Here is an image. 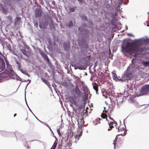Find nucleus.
Returning <instances> with one entry per match:
<instances>
[{
    "label": "nucleus",
    "mask_w": 149,
    "mask_h": 149,
    "mask_svg": "<svg viewBox=\"0 0 149 149\" xmlns=\"http://www.w3.org/2000/svg\"><path fill=\"white\" fill-rule=\"evenodd\" d=\"M137 45L134 46L131 43L124 41L122 46V52L131 55L137 56L138 55L144 54L149 50V39L142 38L137 39L136 42Z\"/></svg>",
    "instance_id": "obj_1"
},
{
    "label": "nucleus",
    "mask_w": 149,
    "mask_h": 149,
    "mask_svg": "<svg viewBox=\"0 0 149 149\" xmlns=\"http://www.w3.org/2000/svg\"><path fill=\"white\" fill-rule=\"evenodd\" d=\"M133 65H130L127 68V70L125 71V73L123 75L121 78L119 76L117 77L115 71H113L112 72V74L113 79L116 81H123L125 80L130 79L132 74L131 69L133 70Z\"/></svg>",
    "instance_id": "obj_2"
},
{
    "label": "nucleus",
    "mask_w": 149,
    "mask_h": 149,
    "mask_svg": "<svg viewBox=\"0 0 149 149\" xmlns=\"http://www.w3.org/2000/svg\"><path fill=\"white\" fill-rule=\"evenodd\" d=\"M140 95H146L149 93V84H144L140 89Z\"/></svg>",
    "instance_id": "obj_3"
},
{
    "label": "nucleus",
    "mask_w": 149,
    "mask_h": 149,
    "mask_svg": "<svg viewBox=\"0 0 149 149\" xmlns=\"http://www.w3.org/2000/svg\"><path fill=\"white\" fill-rule=\"evenodd\" d=\"M6 65L7 68L8 70L9 69V64L8 61H6ZM0 77L3 78V79L8 80L9 79V71L8 70H5L0 74Z\"/></svg>",
    "instance_id": "obj_4"
},
{
    "label": "nucleus",
    "mask_w": 149,
    "mask_h": 149,
    "mask_svg": "<svg viewBox=\"0 0 149 149\" xmlns=\"http://www.w3.org/2000/svg\"><path fill=\"white\" fill-rule=\"evenodd\" d=\"M118 132H122L123 131V132H122L120 134H119L117 135H116L115 139L114 140V143H113V144H114V145H115V143H116V141H117V139L119 138L118 137L120 136H125L126 133H127V131L125 129L122 127V125H120L118 127Z\"/></svg>",
    "instance_id": "obj_5"
},
{
    "label": "nucleus",
    "mask_w": 149,
    "mask_h": 149,
    "mask_svg": "<svg viewBox=\"0 0 149 149\" xmlns=\"http://www.w3.org/2000/svg\"><path fill=\"white\" fill-rule=\"evenodd\" d=\"M78 30L80 32V34L87 35L89 33V30L87 28L86 24L85 23L83 24L78 28Z\"/></svg>",
    "instance_id": "obj_6"
},
{
    "label": "nucleus",
    "mask_w": 149,
    "mask_h": 149,
    "mask_svg": "<svg viewBox=\"0 0 149 149\" xmlns=\"http://www.w3.org/2000/svg\"><path fill=\"white\" fill-rule=\"evenodd\" d=\"M106 120L108 122L109 126H107L105 127V128L108 130V131H110L114 127V126H116L117 125V122L115 121L114 119H112V120L110 122H109L107 118H106Z\"/></svg>",
    "instance_id": "obj_7"
},
{
    "label": "nucleus",
    "mask_w": 149,
    "mask_h": 149,
    "mask_svg": "<svg viewBox=\"0 0 149 149\" xmlns=\"http://www.w3.org/2000/svg\"><path fill=\"white\" fill-rule=\"evenodd\" d=\"M39 50L40 53V54L44 58V59L48 63H50V60L47 55L44 53L40 49H39Z\"/></svg>",
    "instance_id": "obj_8"
},
{
    "label": "nucleus",
    "mask_w": 149,
    "mask_h": 149,
    "mask_svg": "<svg viewBox=\"0 0 149 149\" xmlns=\"http://www.w3.org/2000/svg\"><path fill=\"white\" fill-rule=\"evenodd\" d=\"M74 92L75 94L78 96L80 95L81 92L77 85H76V86L75 87Z\"/></svg>",
    "instance_id": "obj_9"
},
{
    "label": "nucleus",
    "mask_w": 149,
    "mask_h": 149,
    "mask_svg": "<svg viewBox=\"0 0 149 149\" xmlns=\"http://www.w3.org/2000/svg\"><path fill=\"white\" fill-rule=\"evenodd\" d=\"M63 46L65 51H68L70 48V43L69 42H65L63 45Z\"/></svg>",
    "instance_id": "obj_10"
},
{
    "label": "nucleus",
    "mask_w": 149,
    "mask_h": 149,
    "mask_svg": "<svg viewBox=\"0 0 149 149\" xmlns=\"http://www.w3.org/2000/svg\"><path fill=\"white\" fill-rule=\"evenodd\" d=\"M41 11L39 9H37L36 11V17H39L41 16Z\"/></svg>",
    "instance_id": "obj_11"
},
{
    "label": "nucleus",
    "mask_w": 149,
    "mask_h": 149,
    "mask_svg": "<svg viewBox=\"0 0 149 149\" xmlns=\"http://www.w3.org/2000/svg\"><path fill=\"white\" fill-rule=\"evenodd\" d=\"M78 123L79 124L80 126H83L84 125V119L83 118L78 119L77 120Z\"/></svg>",
    "instance_id": "obj_12"
},
{
    "label": "nucleus",
    "mask_w": 149,
    "mask_h": 149,
    "mask_svg": "<svg viewBox=\"0 0 149 149\" xmlns=\"http://www.w3.org/2000/svg\"><path fill=\"white\" fill-rule=\"evenodd\" d=\"M21 51L22 52L23 54L27 57L28 56V55L29 54V52L28 50H26L25 49H21Z\"/></svg>",
    "instance_id": "obj_13"
},
{
    "label": "nucleus",
    "mask_w": 149,
    "mask_h": 149,
    "mask_svg": "<svg viewBox=\"0 0 149 149\" xmlns=\"http://www.w3.org/2000/svg\"><path fill=\"white\" fill-rule=\"evenodd\" d=\"M10 72H12V70L10 69V79H14L17 78V75L15 73H14V74H12Z\"/></svg>",
    "instance_id": "obj_14"
},
{
    "label": "nucleus",
    "mask_w": 149,
    "mask_h": 149,
    "mask_svg": "<svg viewBox=\"0 0 149 149\" xmlns=\"http://www.w3.org/2000/svg\"><path fill=\"white\" fill-rule=\"evenodd\" d=\"M15 25H19L20 23V22L21 20L20 18L18 17H17L15 19Z\"/></svg>",
    "instance_id": "obj_15"
},
{
    "label": "nucleus",
    "mask_w": 149,
    "mask_h": 149,
    "mask_svg": "<svg viewBox=\"0 0 149 149\" xmlns=\"http://www.w3.org/2000/svg\"><path fill=\"white\" fill-rule=\"evenodd\" d=\"M112 85H113V84H107V87H106V89L107 90H109V92H111V91L112 89Z\"/></svg>",
    "instance_id": "obj_16"
},
{
    "label": "nucleus",
    "mask_w": 149,
    "mask_h": 149,
    "mask_svg": "<svg viewBox=\"0 0 149 149\" xmlns=\"http://www.w3.org/2000/svg\"><path fill=\"white\" fill-rule=\"evenodd\" d=\"M74 24L73 21L72 20H70L69 21L68 23H67L66 25V26H68L70 28L72 27L73 26Z\"/></svg>",
    "instance_id": "obj_17"
},
{
    "label": "nucleus",
    "mask_w": 149,
    "mask_h": 149,
    "mask_svg": "<svg viewBox=\"0 0 149 149\" xmlns=\"http://www.w3.org/2000/svg\"><path fill=\"white\" fill-rule=\"evenodd\" d=\"M134 84H127V89L128 91L130 90H132L134 87Z\"/></svg>",
    "instance_id": "obj_18"
},
{
    "label": "nucleus",
    "mask_w": 149,
    "mask_h": 149,
    "mask_svg": "<svg viewBox=\"0 0 149 149\" xmlns=\"http://www.w3.org/2000/svg\"><path fill=\"white\" fill-rule=\"evenodd\" d=\"M100 118H97L95 119L93 122V124L96 125L98 123H100Z\"/></svg>",
    "instance_id": "obj_19"
},
{
    "label": "nucleus",
    "mask_w": 149,
    "mask_h": 149,
    "mask_svg": "<svg viewBox=\"0 0 149 149\" xmlns=\"http://www.w3.org/2000/svg\"><path fill=\"white\" fill-rule=\"evenodd\" d=\"M93 89L96 91V93L97 94L98 91V86L97 85V84H93Z\"/></svg>",
    "instance_id": "obj_20"
},
{
    "label": "nucleus",
    "mask_w": 149,
    "mask_h": 149,
    "mask_svg": "<svg viewBox=\"0 0 149 149\" xmlns=\"http://www.w3.org/2000/svg\"><path fill=\"white\" fill-rule=\"evenodd\" d=\"M82 87L83 88V91L86 93H88V89L86 86L84 85L83 84Z\"/></svg>",
    "instance_id": "obj_21"
},
{
    "label": "nucleus",
    "mask_w": 149,
    "mask_h": 149,
    "mask_svg": "<svg viewBox=\"0 0 149 149\" xmlns=\"http://www.w3.org/2000/svg\"><path fill=\"white\" fill-rule=\"evenodd\" d=\"M57 141H55L51 149H55L57 146Z\"/></svg>",
    "instance_id": "obj_22"
},
{
    "label": "nucleus",
    "mask_w": 149,
    "mask_h": 149,
    "mask_svg": "<svg viewBox=\"0 0 149 149\" xmlns=\"http://www.w3.org/2000/svg\"><path fill=\"white\" fill-rule=\"evenodd\" d=\"M76 8V7H73L72 8H69V11H68L69 13H70L71 12H74Z\"/></svg>",
    "instance_id": "obj_23"
},
{
    "label": "nucleus",
    "mask_w": 149,
    "mask_h": 149,
    "mask_svg": "<svg viewBox=\"0 0 149 149\" xmlns=\"http://www.w3.org/2000/svg\"><path fill=\"white\" fill-rule=\"evenodd\" d=\"M69 99L70 102H72V103H74L75 102V101H74V99L73 97H70Z\"/></svg>",
    "instance_id": "obj_24"
},
{
    "label": "nucleus",
    "mask_w": 149,
    "mask_h": 149,
    "mask_svg": "<svg viewBox=\"0 0 149 149\" xmlns=\"http://www.w3.org/2000/svg\"><path fill=\"white\" fill-rule=\"evenodd\" d=\"M73 136V133L71 132H69L68 134V138H72Z\"/></svg>",
    "instance_id": "obj_25"
},
{
    "label": "nucleus",
    "mask_w": 149,
    "mask_h": 149,
    "mask_svg": "<svg viewBox=\"0 0 149 149\" xmlns=\"http://www.w3.org/2000/svg\"><path fill=\"white\" fill-rule=\"evenodd\" d=\"M101 118L103 119H105L107 117V116L106 114L102 113L101 115Z\"/></svg>",
    "instance_id": "obj_26"
},
{
    "label": "nucleus",
    "mask_w": 149,
    "mask_h": 149,
    "mask_svg": "<svg viewBox=\"0 0 149 149\" xmlns=\"http://www.w3.org/2000/svg\"><path fill=\"white\" fill-rule=\"evenodd\" d=\"M142 63L145 65L146 66L149 64V61H143Z\"/></svg>",
    "instance_id": "obj_27"
},
{
    "label": "nucleus",
    "mask_w": 149,
    "mask_h": 149,
    "mask_svg": "<svg viewBox=\"0 0 149 149\" xmlns=\"http://www.w3.org/2000/svg\"><path fill=\"white\" fill-rule=\"evenodd\" d=\"M2 10L4 13H6L7 12V9L4 8L3 7H2Z\"/></svg>",
    "instance_id": "obj_28"
},
{
    "label": "nucleus",
    "mask_w": 149,
    "mask_h": 149,
    "mask_svg": "<svg viewBox=\"0 0 149 149\" xmlns=\"http://www.w3.org/2000/svg\"><path fill=\"white\" fill-rule=\"evenodd\" d=\"M82 19L83 20H84V21H86L87 20V18L84 15H83L81 17Z\"/></svg>",
    "instance_id": "obj_29"
},
{
    "label": "nucleus",
    "mask_w": 149,
    "mask_h": 149,
    "mask_svg": "<svg viewBox=\"0 0 149 149\" xmlns=\"http://www.w3.org/2000/svg\"><path fill=\"white\" fill-rule=\"evenodd\" d=\"M57 132L59 136H62L61 133V132L60 130V129H57Z\"/></svg>",
    "instance_id": "obj_30"
},
{
    "label": "nucleus",
    "mask_w": 149,
    "mask_h": 149,
    "mask_svg": "<svg viewBox=\"0 0 149 149\" xmlns=\"http://www.w3.org/2000/svg\"><path fill=\"white\" fill-rule=\"evenodd\" d=\"M78 1L80 5H81L83 2V0H78Z\"/></svg>",
    "instance_id": "obj_31"
},
{
    "label": "nucleus",
    "mask_w": 149,
    "mask_h": 149,
    "mask_svg": "<svg viewBox=\"0 0 149 149\" xmlns=\"http://www.w3.org/2000/svg\"><path fill=\"white\" fill-rule=\"evenodd\" d=\"M22 73L24 74H25L27 75H28V76L29 77V75L28 74V73H27L26 72V71H24V70H23V71L22 72Z\"/></svg>",
    "instance_id": "obj_32"
},
{
    "label": "nucleus",
    "mask_w": 149,
    "mask_h": 149,
    "mask_svg": "<svg viewBox=\"0 0 149 149\" xmlns=\"http://www.w3.org/2000/svg\"><path fill=\"white\" fill-rule=\"evenodd\" d=\"M89 24L90 25L88 27H91L92 25L93 24L91 22H89Z\"/></svg>",
    "instance_id": "obj_33"
},
{
    "label": "nucleus",
    "mask_w": 149,
    "mask_h": 149,
    "mask_svg": "<svg viewBox=\"0 0 149 149\" xmlns=\"http://www.w3.org/2000/svg\"><path fill=\"white\" fill-rule=\"evenodd\" d=\"M34 25L36 27H37L38 26V24L37 22H36V23L35 22V21H34Z\"/></svg>",
    "instance_id": "obj_34"
},
{
    "label": "nucleus",
    "mask_w": 149,
    "mask_h": 149,
    "mask_svg": "<svg viewBox=\"0 0 149 149\" xmlns=\"http://www.w3.org/2000/svg\"><path fill=\"white\" fill-rule=\"evenodd\" d=\"M43 80L45 84H47V81L46 79H44Z\"/></svg>",
    "instance_id": "obj_35"
},
{
    "label": "nucleus",
    "mask_w": 149,
    "mask_h": 149,
    "mask_svg": "<svg viewBox=\"0 0 149 149\" xmlns=\"http://www.w3.org/2000/svg\"><path fill=\"white\" fill-rule=\"evenodd\" d=\"M0 42L2 44V45L3 46V44H4V42L2 40H0Z\"/></svg>",
    "instance_id": "obj_36"
},
{
    "label": "nucleus",
    "mask_w": 149,
    "mask_h": 149,
    "mask_svg": "<svg viewBox=\"0 0 149 149\" xmlns=\"http://www.w3.org/2000/svg\"><path fill=\"white\" fill-rule=\"evenodd\" d=\"M119 0V4H122L123 2V0Z\"/></svg>",
    "instance_id": "obj_37"
},
{
    "label": "nucleus",
    "mask_w": 149,
    "mask_h": 149,
    "mask_svg": "<svg viewBox=\"0 0 149 149\" xmlns=\"http://www.w3.org/2000/svg\"><path fill=\"white\" fill-rule=\"evenodd\" d=\"M16 61V63H17V65H19V64H21L17 60L16 61Z\"/></svg>",
    "instance_id": "obj_38"
},
{
    "label": "nucleus",
    "mask_w": 149,
    "mask_h": 149,
    "mask_svg": "<svg viewBox=\"0 0 149 149\" xmlns=\"http://www.w3.org/2000/svg\"><path fill=\"white\" fill-rule=\"evenodd\" d=\"M17 67L19 69H20L21 67V64H20L19 65H18Z\"/></svg>",
    "instance_id": "obj_39"
},
{
    "label": "nucleus",
    "mask_w": 149,
    "mask_h": 149,
    "mask_svg": "<svg viewBox=\"0 0 149 149\" xmlns=\"http://www.w3.org/2000/svg\"><path fill=\"white\" fill-rule=\"evenodd\" d=\"M127 35L130 36H134L131 33H128Z\"/></svg>",
    "instance_id": "obj_40"
},
{
    "label": "nucleus",
    "mask_w": 149,
    "mask_h": 149,
    "mask_svg": "<svg viewBox=\"0 0 149 149\" xmlns=\"http://www.w3.org/2000/svg\"><path fill=\"white\" fill-rule=\"evenodd\" d=\"M108 117L109 118L111 119V120H112V119H113L112 118H111L110 115H109L108 116Z\"/></svg>",
    "instance_id": "obj_41"
},
{
    "label": "nucleus",
    "mask_w": 149,
    "mask_h": 149,
    "mask_svg": "<svg viewBox=\"0 0 149 149\" xmlns=\"http://www.w3.org/2000/svg\"><path fill=\"white\" fill-rule=\"evenodd\" d=\"M78 68L79 69V70H82L83 69V68H81V67H78Z\"/></svg>",
    "instance_id": "obj_42"
},
{
    "label": "nucleus",
    "mask_w": 149,
    "mask_h": 149,
    "mask_svg": "<svg viewBox=\"0 0 149 149\" xmlns=\"http://www.w3.org/2000/svg\"><path fill=\"white\" fill-rule=\"evenodd\" d=\"M104 97L106 98H107L108 97V96L107 95H104Z\"/></svg>",
    "instance_id": "obj_43"
},
{
    "label": "nucleus",
    "mask_w": 149,
    "mask_h": 149,
    "mask_svg": "<svg viewBox=\"0 0 149 149\" xmlns=\"http://www.w3.org/2000/svg\"><path fill=\"white\" fill-rule=\"evenodd\" d=\"M17 80H19V79H20V78L17 76V78L16 79Z\"/></svg>",
    "instance_id": "obj_44"
},
{
    "label": "nucleus",
    "mask_w": 149,
    "mask_h": 149,
    "mask_svg": "<svg viewBox=\"0 0 149 149\" xmlns=\"http://www.w3.org/2000/svg\"><path fill=\"white\" fill-rule=\"evenodd\" d=\"M6 46L7 47L8 49H9V44H6Z\"/></svg>",
    "instance_id": "obj_45"
},
{
    "label": "nucleus",
    "mask_w": 149,
    "mask_h": 149,
    "mask_svg": "<svg viewBox=\"0 0 149 149\" xmlns=\"http://www.w3.org/2000/svg\"><path fill=\"white\" fill-rule=\"evenodd\" d=\"M88 63V61H86L85 62V63H84V64H86L87 63Z\"/></svg>",
    "instance_id": "obj_46"
},
{
    "label": "nucleus",
    "mask_w": 149,
    "mask_h": 149,
    "mask_svg": "<svg viewBox=\"0 0 149 149\" xmlns=\"http://www.w3.org/2000/svg\"><path fill=\"white\" fill-rule=\"evenodd\" d=\"M121 138H120L118 140V142H119V141H120V140H122V139H120Z\"/></svg>",
    "instance_id": "obj_47"
},
{
    "label": "nucleus",
    "mask_w": 149,
    "mask_h": 149,
    "mask_svg": "<svg viewBox=\"0 0 149 149\" xmlns=\"http://www.w3.org/2000/svg\"><path fill=\"white\" fill-rule=\"evenodd\" d=\"M96 64L95 63L94 65V68H95V67H96Z\"/></svg>",
    "instance_id": "obj_48"
},
{
    "label": "nucleus",
    "mask_w": 149,
    "mask_h": 149,
    "mask_svg": "<svg viewBox=\"0 0 149 149\" xmlns=\"http://www.w3.org/2000/svg\"><path fill=\"white\" fill-rule=\"evenodd\" d=\"M75 138H77V135H76V136H75L74 137Z\"/></svg>",
    "instance_id": "obj_49"
},
{
    "label": "nucleus",
    "mask_w": 149,
    "mask_h": 149,
    "mask_svg": "<svg viewBox=\"0 0 149 149\" xmlns=\"http://www.w3.org/2000/svg\"><path fill=\"white\" fill-rule=\"evenodd\" d=\"M20 71L22 72L23 70L22 69H21Z\"/></svg>",
    "instance_id": "obj_50"
},
{
    "label": "nucleus",
    "mask_w": 149,
    "mask_h": 149,
    "mask_svg": "<svg viewBox=\"0 0 149 149\" xmlns=\"http://www.w3.org/2000/svg\"><path fill=\"white\" fill-rule=\"evenodd\" d=\"M133 59H132V64H134L133 63Z\"/></svg>",
    "instance_id": "obj_51"
},
{
    "label": "nucleus",
    "mask_w": 149,
    "mask_h": 149,
    "mask_svg": "<svg viewBox=\"0 0 149 149\" xmlns=\"http://www.w3.org/2000/svg\"><path fill=\"white\" fill-rule=\"evenodd\" d=\"M17 115V114H15L14 115V117H15V116H16Z\"/></svg>",
    "instance_id": "obj_52"
},
{
    "label": "nucleus",
    "mask_w": 149,
    "mask_h": 149,
    "mask_svg": "<svg viewBox=\"0 0 149 149\" xmlns=\"http://www.w3.org/2000/svg\"><path fill=\"white\" fill-rule=\"evenodd\" d=\"M30 82V81L29 80V82L27 83L28 84H29Z\"/></svg>",
    "instance_id": "obj_53"
},
{
    "label": "nucleus",
    "mask_w": 149,
    "mask_h": 149,
    "mask_svg": "<svg viewBox=\"0 0 149 149\" xmlns=\"http://www.w3.org/2000/svg\"><path fill=\"white\" fill-rule=\"evenodd\" d=\"M105 113H106L107 112V110H105Z\"/></svg>",
    "instance_id": "obj_54"
},
{
    "label": "nucleus",
    "mask_w": 149,
    "mask_h": 149,
    "mask_svg": "<svg viewBox=\"0 0 149 149\" xmlns=\"http://www.w3.org/2000/svg\"><path fill=\"white\" fill-rule=\"evenodd\" d=\"M27 119H28V118H27V117H26V118L25 120H27Z\"/></svg>",
    "instance_id": "obj_55"
},
{
    "label": "nucleus",
    "mask_w": 149,
    "mask_h": 149,
    "mask_svg": "<svg viewBox=\"0 0 149 149\" xmlns=\"http://www.w3.org/2000/svg\"><path fill=\"white\" fill-rule=\"evenodd\" d=\"M104 110H105L106 109V107H104Z\"/></svg>",
    "instance_id": "obj_56"
},
{
    "label": "nucleus",
    "mask_w": 149,
    "mask_h": 149,
    "mask_svg": "<svg viewBox=\"0 0 149 149\" xmlns=\"http://www.w3.org/2000/svg\"><path fill=\"white\" fill-rule=\"evenodd\" d=\"M147 26H149V24H148L147 25Z\"/></svg>",
    "instance_id": "obj_57"
},
{
    "label": "nucleus",
    "mask_w": 149,
    "mask_h": 149,
    "mask_svg": "<svg viewBox=\"0 0 149 149\" xmlns=\"http://www.w3.org/2000/svg\"><path fill=\"white\" fill-rule=\"evenodd\" d=\"M54 85H55V84H54ZM52 86H53V87H54V84H52Z\"/></svg>",
    "instance_id": "obj_58"
},
{
    "label": "nucleus",
    "mask_w": 149,
    "mask_h": 149,
    "mask_svg": "<svg viewBox=\"0 0 149 149\" xmlns=\"http://www.w3.org/2000/svg\"><path fill=\"white\" fill-rule=\"evenodd\" d=\"M77 140H79V137H78V138H77Z\"/></svg>",
    "instance_id": "obj_59"
},
{
    "label": "nucleus",
    "mask_w": 149,
    "mask_h": 149,
    "mask_svg": "<svg viewBox=\"0 0 149 149\" xmlns=\"http://www.w3.org/2000/svg\"><path fill=\"white\" fill-rule=\"evenodd\" d=\"M109 51L110 52H111V51H110V49H109Z\"/></svg>",
    "instance_id": "obj_60"
},
{
    "label": "nucleus",
    "mask_w": 149,
    "mask_h": 149,
    "mask_svg": "<svg viewBox=\"0 0 149 149\" xmlns=\"http://www.w3.org/2000/svg\"><path fill=\"white\" fill-rule=\"evenodd\" d=\"M147 13H148V14H149V12H148Z\"/></svg>",
    "instance_id": "obj_61"
},
{
    "label": "nucleus",
    "mask_w": 149,
    "mask_h": 149,
    "mask_svg": "<svg viewBox=\"0 0 149 149\" xmlns=\"http://www.w3.org/2000/svg\"><path fill=\"white\" fill-rule=\"evenodd\" d=\"M47 85H48V86H49V85H50V84H47Z\"/></svg>",
    "instance_id": "obj_62"
},
{
    "label": "nucleus",
    "mask_w": 149,
    "mask_h": 149,
    "mask_svg": "<svg viewBox=\"0 0 149 149\" xmlns=\"http://www.w3.org/2000/svg\"><path fill=\"white\" fill-rule=\"evenodd\" d=\"M47 85H48V86H49V85H50V84H47Z\"/></svg>",
    "instance_id": "obj_63"
},
{
    "label": "nucleus",
    "mask_w": 149,
    "mask_h": 149,
    "mask_svg": "<svg viewBox=\"0 0 149 149\" xmlns=\"http://www.w3.org/2000/svg\"><path fill=\"white\" fill-rule=\"evenodd\" d=\"M10 51H11V49H10Z\"/></svg>",
    "instance_id": "obj_64"
}]
</instances>
